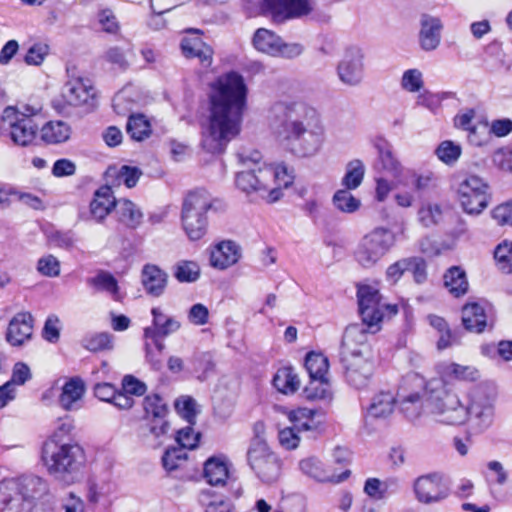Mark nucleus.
I'll return each mask as SVG.
<instances>
[{
  "label": "nucleus",
  "mask_w": 512,
  "mask_h": 512,
  "mask_svg": "<svg viewBox=\"0 0 512 512\" xmlns=\"http://www.w3.org/2000/svg\"><path fill=\"white\" fill-rule=\"evenodd\" d=\"M211 88L209 115L201 127V147L207 153L221 154L241 132L247 86L242 75L229 72Z\"/></svg>",
  "instance_id": "obj_1"
},
{
  "label": "nucleus",
  "mask_w": 512,
  "mask_h": 512,
  "mask_svg": "<svg viewBox=\"0 0 512 512\" xmlns=\"http://www.w3.org/2000/svg\"><path fill=\"white\" fill-rule=\"evenodd\" d=\"M271 117L281 120L288 149L298 157L316 155L325 142V127L318 112L303 102H277Z\"/></svg>",
  "instance_id": "obj_2"
},
{
  "label": "nucleus",
  "mask_w": 512,
  "mask_h": 512,
  "mask_svg": "<svg viewBox=\"0 0 512 512\" xmlns=\"http://www.w3.org/2000/svg\"><path fill=\"white\" fill-rule=\"evenodd\" d=\"M238 157L245 169L237 173L236 185L246 194L268 192V201L273 203L282 197V189L293 183V176L285 166L261 165L262 156L258 151Z\"/></svg>",
  "instance_id": "obj_3"
},
{
  "label": "nucleus",
  "mask_w": 512,
  "mask_h": 512,
  "mask_svg": "<svg viewBox=\"0 0 512 512\" xmlns=\"http://www.w3.org/2000/svg\"><path fill=\"white\" fill-rule=\"evenodd\" d=\"M48 484L36 475L0 482V512H52Z\"/></svg>",
  "instance_id": "obj_4"
},
{
  "label": "nucleus",
  "mask_w": 512,
  "mask_h": 512,
  "mask_svg": "<svg viewBox=\"0 0 512 512\" xmlns=\"http://www.w3.org/2000/svg\"><path fill=\"white\" fill-rule=\"evenodd\" d=\"M425 410L436 422L462 425L467 422V409L458 395L446 388L440 379H432L425 386Z\"/></svg>",
  "instance_id": "obj_5"
},
{
  "label": "nucleus",
  "mask_w": 512,
  "mask_h": 512,
  "mask_svg": "<svg viewBox=\"0 0 512 512\" xmlns=\"http://www.w3.org/2000/svg\"><path fill=\"white\" fill-rule=\"evenodd\" d=\"M212 206L213 198L205 189H195L185 195L181 208V225L189 240L198 241L207 234V213Z\"/></svg>",
  "instance_id": "obj_6"
},
{
  "label": "nucleus",
  "mask_w": 512,
  "mask_h": 512,
  "mask_svg": "<svg viewBox=\"0 0 512 512\" xmlns=\"http://www.w3.org/2000/svg\"><path fill=\"white\" fill-rule=\"evenodd\" d=\"M247 460L250 468L263 483L271 484L281 477L282 461L263 439L256 437L251 442Z\"/></svg>",
  "instance_id": "obj_7"
},
{
  "label": "nucleus",
  "mask_w": 512,
  "mask_h": 512,
  "mask_svg": "<svg viewBox=\"0 0 512 512\" xmlns=\"http://www.w3.org/2000/svg\"><path fill=\"white\" fill-rule=\"evenodd\" d=\"M395 243L394 232L377 227L360 240L355 251V259L362 267L371 268L390 251Z\"/></svg>",
  "instance_id": "obj_8"
},
{
  "label": "nucleus",
  "mask_w": 512,
  "mask_h": 512,
  "mask_svg": "<svg viewBox=\"0 0 512 512\" xmlns=\"http://www.w3.org/2000/svg\"><path fill=\"white\" fill-rule=\"evenodd\" d=\"M357 297L362 322L367 326L370 333H375L379 330V323L383 319L384 310H388L393 315L398 312L396 305L382 302L379 291L372 286L365 285L359 287Z\"/></svg>",
  "instance_id": "obj_9"
},
{
  "label": "nucleus",
  "mask_w": 512,
  "mask_h": 512,
  "mask_svg": "<svg viewBox=\"0 0 512 512\" xmlns=\"http://www.w3.org/2000/svg\"><path fill=\"white\" fill-rule=\"evenodd\" d=\"M456 192L457 199L467 214L478 215L488 206L489 185L477 175H468L462 179Z\"/></svg>",
  "instance_id": "obj_10"
},
{
  "label": "nucleus",
  "mask_w": 512,
  "mask_h": 512,
  "mask_svg": "<svg viewBox=\"0 0 512 512\" xmlns=\"http://www.w3.org/2000/svg\"><path fill=\"white\" fill-rule=\"evenodd\" d=\"M254 48L273 57L292 59L300 56L304 47L300 43H287L275 32L266 28H259L253 36Z\"/></svg>",
  "instance_id": "obj_11"
},
{
  "label": "nucleus",
  "mask_w": 512,
  "mask_h": 512,
  "mask_svg": "<svg viewBox=\"0 0 512 512\" xmlns=\"http://www.w3.org/2000/svg\"><path fill=\"white\" fill-rule=\"evenodd\" d=\"M365 53L358 46L348 47L337 64L339 81L348 87L361 85L365 75Z\"/></svg>",
  "instance_id": "obj_12"
},
{
  "label": "nucleus",
  "mask_w": 512,
  "mask_h": 512,
  "mask_svg": "<svg viewBox=\"0 0 512 512\" xmlns=\"http://www.w3.org/2000/svg\"><path fill=\"white\" fill-rule=\"evenodd\" d=\"M467 409V421L478 432L487 429L494 418V398L483 390L472 393Z\"/></svg>",
  "instance_id": "obj_13"
},
{
  "label": "nucleus",
  "mask_w": 512,
  "mask_h": 512,
  "mask_svg": "<svg viewBox=\"0 0 512 512\" xmlns=\"http://www.w3.org/2000/svg\"><path fill=\"white\" fill-rule=\"evenodd\" d=\"M413 489L416 499L423 504L438 503L448 496V488L440 473H429L415 479Z\"/></svg>",
  "instance_id": "obj_14"
},
{
  "label": "nucleus",
  "mask_w": 512,
  "mask_h": 512,
  "mask_svg": "<svg viewBox=\"0 0 512 512\" xmlns=\"http://www.w3.org/2000/svg\"><path fill=\"white\" fill-rule=\"evenodd\" d=\"M42 461L51 475H61L64 471V425L46 440L42 448Z\"/></svg>",
  "instance_id": "obj_15"
},
{
  "label": "nucleus",
  "mask_w": 512,
  "mask_h": 512,
  "mask_svg": "<svg viewBox=\"0 0 512 512\" xmlns=\"http://www.w3.org/2000/svg\"><path fill=\"white\" fill-rule=\"evenodd\" d=\"M367 329L364 322L351 324L345 329L342 338V357H370Z\"/></svg>",
  "instance_id": "obj_16"
},
{
  "label": "nucleus",
  "mask_w": 512,
  "mask_h": 512,
  "mask_svg": "<svg viewBox=\"0 0 512 512\" xmlns=\"http://www.w3.org/2000/svg\"><path fill=\"white\" fill-rule=\"evenodd\" d=\"M264 9L275 22L299 18L312 11L310 0H264Z\"/></svg>",
  "instance_id": "obj_17"
},
{
  "label": "nucleus",
  "mask_w": 512,
  "mask_h": 512,
  "mask_svg": "<svg viewBox=\"0 0 512 512\" xmlns=\"http://www.w3.org/2000/svg\"><path fill=\"white\" fill-rule=\"evenodd\" d=\"M153 325L144 329L145 340H151L159 353L163 352L165 344L160 338L176 332L180 328V322L175 318L166 316L160 308H153Z\"/></svg>",
  "instance_id": "obj_18"
},
{
  "label": "nucleus",
  "mask_w": 512,
  "mask_h": 512,
  "mask_svg": "<svg viewBox=\"0 0 512 512\" xmlns=\"http://www.w3.org/2000/svg\"><path fill=\"white\" fill-rule=\"evenodd\" d=\"M346 365V379L356 389L367 387L373 372L370 357H342Z\"/></svg>",
  "instance_id": "obj_19"
},
{
  "label": "nucleus",
  "mask_w": 512,
  "mask_h": 512,
  "mask_svg": "<svg viewBox=\"0 0 512 512\" xmlns=\"http://www.w3.org/2000/svg\"><path fill=\"white\" fill-rule=\"evenodd\" d=\"M298 469L305 476L317 482L340 483L350 476V470H345L341 474H335L325 468L323 463L314 456L301 459L298 462Z\"/></svg>",
  "instance_id": "obj_20"
},
{
  "label": "nucleus",
  "mask_w": 512,
  "mask_h": 512,
  "mask_svg": "<svg viewBox=\"0 0 512 512\" xmlns=\"http://www.w3.org/2000/svg\"><path fill=\"white\" fill-rule=\"evenodd\" d=\"M168 273L155 264H145L141 270V283L145 292L152 297L164 294L168 285Z\"/></svg>",
  "instance_id": "obj_21"
},
{
  "label": "nucleus",
  "mask_w": 512,
  "mask_h": 512,
  "mask_svg": "<svg viewBox=\"0 0 512 512\" xmlns=\"http://www.w3.org/2000/svg\"><path fill=\"white\" fill-rule=\"evenodd\" d=\"M86 454L78 443L66 444V484L81 481L85 475Z\"/></svg>",
  "instance_id": "obj_22"
},
{
  "label": "nucleus",
  "mask_w": 512,
  "mask_h": 512,
  "mask_svg": "<svg viewBox=\"0 0 512 512\" xmlns=\"http://www.w3.org/2000/svg\"><path fill=\"white\" fill-rule=\"evenodd\" d=\"M33 316L29 312L17 313L9 322L6 339L13 346L22 345L31 338Z\"/></svg>",
  "instance_id": "obj_23"
},
{
  "label": "nucleus",
  "mask_w": 512,
  "mask_h": 512,
  "mask_svg": "<svg viewBox=\"0 0 512 512\" xmlns=\"http://www.w3.org/2000/svg\"><path fill=\"white\" fill-rule=\"evenodd\" d=\"M240 258L241 247L234 241L225 240L211 251L210 264L216 269L224 270L235 265Z\"/></svg>",
  "instance_id": "obj_24"
},
{
  "label": "nucleus",
  "mask_w": 512,
  "mask_h": 512,
  "mask_svg": "<svg viewBox=\"0 0 512 512\" xmlns=\"http://www.w3.org/2000/svg\"><path fill=\"white\" fill-rule=\"evenodd\" d=\"M419 43L423 50H435L441 41L442 22L439 18L423 14L420 19Z\"/></svg>",
  "instance_id": "obj_25"
},
{
  "label": "nucleus",
  "mask_w": 512,
  "mask_h": 512,
  "mask_svg": "<svg viewBox=\"0 0 512 512\" xmlns=\"http://www.w3.org/2000/svg\"><path fill=\"white\" fill-rule=\"evenodd\" d=\"M95 90L89 79L71 77L66 82V103L73 106L88 104L94 98Z\"/></svg>",
  "instance_id": "obj_26"
},
{
  "label": "nucleus",
  "mask_w": 512,
  "mask_h": 512,
  "mask_svg": "<svg viewBox=\"0 0 512 512\" xmlns=\"http://www.w3.org/2000/svg\"><path fill=\"white\" fill-rule=\"evenodd\" d=\"M203 476L212 486H224L230 476V463L223 455L212 456L204 463Z\"/></svg>",
  "instance_id": "obj_27"
},
{
  "label": "nucleus",
  "mask_w": 512,
  "mask_h": 512,
  "mask_svg": "<svg viewBox=\"0 0 512 512\" xmlns=\"http://www.w3.org/2000/svg\"><path fill=\"white\" fill-rule=\"evenodd\" d=\"M39 127L29 115L22 114L15 122H10V136L12 141L20 146L30 144L36 137Z\"/></svg>",
  "instance_id": "obj_28"
},
{
  "label": "nucleus",
  "mask_w": 512,
  "mask_h": 512,
  "mask_svg": "<svg viewBox=\"0 0 512 512\" xmlns=\"http://www.w3.org/2000/svg\"><path fill=\"white\" fill-rule=\"evenodd\" d=\"M115 213L117 221L128 229H137L143 222L141 208L126 198L118 199Z\"/></svg>",
  "instance_id": "obj_29"
},
{
  "label": "nucleus",
  "mask_w": 512,
  "mask_h": 512,
  "mask_svg": "<svg viewBox=\"0 0 512 512\" xmlns=\"http://www.w3.org/2000/svg\"><path fill=\"white\" fill-rule=\"evenodd\" d=\"M117 199L113 195V191L109 186H102L96 190L94 198L90 203V211L92 216L98 220H103L117 206Z\"/></svg>",
  "instance_id": "obj_30"
},
{
  "label": "nucleus",
  "mask_w": 512,
  "mask_h": 512,
  "mask_svg": "<svg viewBox=\"0 0 512 512\" xmlns=\"http://www.w3.org/2000/svg\"><path fill=\"white\" fill-rule=\"evenodd\" d=\"M180 46L186 58H197L205 67H209L212 64V48L206 45L200 38L185 37L182 39Z\"/></svg>",
  "instance_id": "obj_31"
},
{
  "label": "nucleus",
  "mask_w": 512,
  "mask_h": 512,
  "mask_svg": "<svg viewBox=\"0 0 512 512\" xmlns=\"http://www.w3.org/2000/svg\"><path fill=\"white\" fill-rule=\"evenodd\" d=\"M462 323L466 330L481 333L487 325L484 308L478 303H467L462 309Z\"/></svg>",
  "instance_id": "obj_32"
},
{
  "label": "nucleus",
  "mask_w": 512,
  "mask_h": 512,
  "mask_svg": "<svg viewBox=\"0 0 512 512\" xmlns=\"http://www.w3.org/2000/svg\"><path fill=\"white\" fill-rule=\"evenodd\" d=\"M169 423L166 418L149 419L140 426V436L146 442L155 446L162 443L163 437L168 433Z\"/></svg>",
  "instance_id": "obj_33"
},
{
  "label": "nucleus",
  "mask_w": 512,
  "mask_h": 512,
  "mask_svg": "<svg viewBox=\"0 0 512 512\" xmlns=\"http://www.w3.org/2000/svg\"><path fill=\"white\" fill-rule=\"evenodd\" d=\"M274 387L283 394H293L300 387V379L291 367H283L277 370L273 377Z\"/></svg>",
  "instance_id": "obj_34"
},
{
  "label": "nucleus",
  "mask_w": 512,
  "mask_h": 512,
  "mask_svg": "<svg viewBox=\"0 0 512 512\" xmlns=\"http://www.w3.org/2000/svg\"><path fill=\"white\" fill-rule=\"evenodd\" d=\"M444 285L455 297H460L468 291L466 273L460 267H451L444 275Z\"/></svg>",
  "instance_id": "obj_35"
},
{
  "label": "nucleus",
  "mask_w": 512,
  "mask_h": 512,
  "mask_svg": "<svg viewBox=\"0 0 512 512\" xmlns=\"http://www.w3.org/2000/svg\"><path fill=\"white\" fill-rule=\"evenodd\" d=\"M85 392L86 385L82 378L72 377L66 381V411L80 409Z\"/></svg>",
  "instance_id": "obj_36"
},
{
  "label": "nucleus",
  "mask_w": 512,
  "mask_h": 512,
  "mask_svg": "<svg viewBox=\"0 0 512 512\" xmlns=\"http://www.w3.org/2000/svg\"><path fill=\"white\" fill-rule=\"evenodd\" d=\"M442 376L449 380L475 381L479 378V371L470 365L449 363L442 367Z\"/></svg>",
  "instance_id": "obj_37"
},
{
  "label": "nucleus",
  "mask_w": 512,
  "mask_h": 512,
  "mask_svg": "<svg viewBox=\"0 0 512 512\" xmlns=\"http://www.w3.org/2000/svg\"><path fill=\"white\" fill-rule=\"evenodd\" d=\"M394 404L395 397L390 392H381L373 398L368 414L373 418H385L393 412Z\"/></svg>",
  "instance_id": "obj_38"
},
{
  "label": "nucleus",
  "mask_w": 512,
  "mask_h": 512,
  "mask_svg": "<svg viewBox=\"0 0 512 512\" xmlns=\"http://www.w3.org/2000/svg\"><path fill=\"white\" fill-rule=\"evenodd\" d=\"M399 408L403 415L410 421L417 420L424 408V403L419 393H410L399 398Z\"/></svg>",
  "instance_id": "obj_39"
},
{
  "label": "nucleus",
  "mask_w": 512,
  "mask_h": 512,
  "mask_svg": "<svg viewBox=\"0 0 512 512\" xmlns=\"http://www.w3.org/2000/svg\"><path fill=\"white\" fill-rule=\"evenodd\" d=\"M82 346L93 353L111 351L114 348L113 336L107 332L89 334L82 339Z\"/></svg>",
  "instance_id": "obj_40"
},
{
  "label": "nucleus",
  "mask_w": 512,
  "mask_h": 512,
  "mask_svg": "<svg viewBox=\"0 0 512 512\" xmlns=\"http://www.w3.org/2000/svg\"><path fill=\"white\" fill-rule=\"evenodd\" d=\"M365 174V166L363 162L359 159H354L350 161L346 166V172L342 179V185L345 189L353 190L358 188Z\"/></svg>",
  "instance_id": "obj_41"
},
{
  "label": "nucleus",
  "mask_w": 512,
  "mask_h": 512,
  "mask_svg": "<svg viewBox=\"0 0 512 512\" xmlns=\"http://www.w3.org/2000/svg\"><path fill=\"white\" fill-rule=\"evenodd\" d=\"M127 133L136 141H142L151 134V125L142 114L131 115L126 126Z\"/></svg>",
  "instance_id": "obj_42"
},
{
  "label": "nucleus",
  "mask_w": 512,
  "mask_h": 512,
  "mask_svg": "<svg viewBox=\"0 0 512 512\" xmlns=\"http://www.w3.org/2000/svg\"><path fill=\"white\" fill-rule=\"evenodd\" d=\"M305 367L310 378H326L328 359L321 353L310 352L305 358Z\"/></svg>",
  "instance_id": "obj_43"
},
{
  "label": "nucleus",
  "mask_w": 512,
  "mask_h": 512,
  "mask_svg": "<svg viewBox=\"0 0 512 512\" xmlns=\"http://www.w3.org/2000/svg\"><path fill=\"white\" fill-rule=\"evenodd\" d=\"M144 420L166 418L168 409L164 400L158 394L148 395L144 398Z\"/></svg>",
  "instance_id": "obj_44"
},
{
  "label": "nucleus",
  "mask_w": 512,
  "mask_h": 512,
  "mask_svg": "<svg viewBox=\"0 0 512 512\" xmlns=\"http://www.w3.org/2000/svg\"><path fill=\"white\" fill-rule=\"evenodd\" d=\"M498 269L504 274L512 273V241L504 240L494 250Z\"/></svg>",
  "instance_id": "obj_45"
},
{
  "label": "nucleus",
  "mask_w": 512,
  "mask_h": 512,
  "mask_svg": "<svg viewBox=\"0 0 512 512\" xmlns=\"http://www.w3.org/2000/svg\"><path fill=\"white\" fill-rule=\"evenodd\" d=\"M174 276L181 283H191L200 277L199 265L194 261L181 260L176 263Z\"/></svg>",
  "instance_id": "obj_46"
},
{
  "label": "nucleus",
  "mask_w": 512,
  "mask_h": 512,
  "mask_svg": "<svg viewBox=\"0 0 512 512\" xmlns=\"http://www.w3.org/2000/svg\"><path fill=\"white\" fill-rule=\"evenodd\" d=\"M334 206L343 213H354L361 205V201L354 197L350 190L340 189L333 196Z\"/></svg>",
  "instance_id": "obj_47"
},
{
  "label": "nucleus",
  "mask_w": 512,
  "mask_h": 512,
  "mask_svg": "<svg viewBox=\"0 0 512 512\" xmlns=\"http://www.w3.org/2000/svg\"><path fill=\"white\" fill-rule=\"evenodd\" d=\"M308 400L325 399L330 395V385L327 378H310L303 390Z\"/></svg>",
  "instance_id": "obj_48"
},
{
  "label": "nucleus",
  "mask_w": 512,
  "mask_h": 512,
  "mask_svg": "<svg viewBox=\"0 0 512 512\" xmlns=\"http://www.w3.org/2000/svg\"><path fill=\"white\" fill-rule=\"evenodd\" d=\"M89 283L98 291H105L114 297L118 295L119 287L117 280L109 272H99L95 277L89 280Z\"/></svg>",
  "instance_id": "obj_49"
},
{
  "label": "nucleus",
  "mask_w": 512,
  "mask_h": 512,
  "mask_svg": "<svg viewBox=\"0 0 512 512\" xmlns=\"http://www.w3.org/2000/svg\"><path fill=\"white\" fill-rule=\"evenodd\" d=\"M442 208L436 203L423 204L418 210V219L425 227L437 225L442 220Z\"/></svg>",
  "instance_id": "obj_50"
},
{
  "label": "nucleus",
  "mask_w": 512,
  "mask_h": 512,
  "mask_svg": "<svg viewBox=\"0 0 512 512\" xmlns=\"http://www.w3.org/2000/svg\"><path fill=\"white\" fill-rule=\"evenodd\" d=\"M315 411L310 408H298L291 411L289 418L298 430H311L315 427L313 417Z\"/></svg>",
  "instance_id": "obj_51"
},
{
  "label": "nucleus",
  "mask_w": 512,
  "mask_h": 512,
  "mask_svg": "<svg viewBox=\"0 0 512 512\" xmlns=\"http://www.w3.org/2000/svg\"><path fill=\"white\" fill-rule=\"evenodd\" d=\"M187 460V453L182 448L173 447L165 451L162 465L168 472L178 469Z\"/></svg>",
  "instance_id": "obj_52"
},
{
  "label": "nucleus",
  "mask_w": 512,
  "mask_h": 512,
  "mask_svg": "<svg viewBox=\"0 0 512 512\" xmlns=\"http://www.w3.org/2000/svg\"><path fill=\"white\" fill-rule=\"evenodd\" d=\"M379 161L383 170L392 175L398 177L402 173V165L395 157L391 149L380 148L379 149Z\"/></svg>",
  "instance_id": "obj_53"
},
{
  "label": "nucleus",
  "mask_w": 512,
  "mask_h": 512,
  "mask_svg": "<svg viewBox=\"0 0 512 512\" xmlns=\"http://www.w3.org/2000/svg\"><path fill=\"white\" fill-rule=\"evenodd\" d=\"M41 137L47 143H60L64 140L63 122L50 121L42 127Z\"/></svg>",
  "instance_id": "obj_54"
},
{
  "label": "nucleus",
  "mask_w": 512,
  "mask_h": 512,
  "mask_svg": "<svg viewBox=\"0 0 512 512\" xmlns=\"http://www.w3.org/2000/svg\"><path fill=\"white\" fill-rule=\"evenodd\" d=\"M436 154L441 161L450 164L460 157L461 148L451 141H444L437 148Z\"/></svg>",
  "instance_id": "obj_55"
},
{
  "label": "nucleus",
  "mask_w": 512,
  "mask_h": 512,
  "mask_svg": "<svg viewBox=\"0 0 512 512\" xmlns=\"http://www.w3.org/2000/svg\"><path fill=\"white\" fill-rule=\"evenodd\" d=\"M37 270L44 276H58L61 270V263L53 255L43 256L38 260Z\"/></svg>",
  "instance_id": "obj_56"
},
{
  "label": "nucleus",
  "mask_w": 512,
  "mask_h": 512,
  "mask_svg": "<svg viewBox=\"0 0 512 512\" xmlns=\"http://www.w3.org/2000/svg\"><path fill=\"white\" fill-rule=\"evenodd\" d=\"M175 408L189 424L195 423L196 402L191 397H182L176 400Z\"/></svg>",
  "instance_id": "obj_57"
},
{
  "label": "nucleus",
  "mask_w": 512,
  "mask_h": 512,
  "mask_svg": "<svg viewBox=\"0 0 512 512\" xmlns=\"http://www.w3.org/2000/svg\"><path fill=\"white\" fill-rule=\"evenodd\" d=\"M199 438L200 433L195 432L191 426H187L177 432L176 441L180 445L179 448L183 450L194 449L199 442Z\"/></svg>",
  "instance_id": "obj_58"
},
{
  "label": "nucleus",
  "mask_w": 512,
  "mask_h": 512,
  "mask_svg": "<svg viewBox=\"0 0 512 512\" xmlns=\"http://www.w3.org/2000/svg\"><path fill=\"white\" fill-rule=\"evenodd\" d=\"M403 89L409 92H418L423 87L422 73L417 69L404 72L401 80Z\"/></svg>",
  "instance_id": "obj_59"
},
{
  "label": "nucleus",
  "mask_w": 512,
  "mask_h": 512,
  "mask_svg": "<svg viewBox=\"0 0 512 512\" xmlns=\"http://www.w3.org/2000/svg\"><path fill=\"white\" fill-rule=\"evenodd\" d=\"M437 187V180L432 172L415 174L413 188L415 192L422 194L429 192Z\"/></svg>",
  "instance_id": "obj_60"
},
{
  "label": "nucleus",
  "mask_w": 512,
  "mask_h": 512,
  "mask_svg": "<svg viewBox=\"0 0 512 512\" xmlns=\"http://www.w3.org/2000/svg\"><path fill=\"white\" fill-rule=\"evenodd\" d=\"M299 431L295 425L280 430L278 438L281 446L287 450L296 449L300 443Z\"/></svg>",
  "instance_id": "obj_61"
},
{
  "label": "nucleus",
  "mask_w": 512,
  "mask_h": 512,
  "mask_svg": "<svg viewBox=\"0 0 512 512\" xmlns=\"http://www.w3.org/2000/svg\"><path fill=\"white\" fill-rule=\"evenodd\" d=\"M42 400L46 405L58 404L64 408V384L60 385V380L46 390L42 395Z\"/></svg>",
  "instance_id": "obj_62"
},
{
  "label": "nucleus",
  "mask_w": 512,
  "mask_h": 512,
  "mask_svg": "<svg viewBox=\"0 0 512 512\" xmlns=\"http://www.w3.org/2000/svg\"><path fill=\"white\" fill-rule=\"evenodd\" d=\"M98 23L103 31L110 34H116L120 29L116 16L109 9H104L99 12Z\"/></svg>",
  "instance_id": "obj_63"
},
{
  "label": "nucleus",
  "mask_w": 512,
  "mask_h": 512,
  "mask_svg": "<svg viewBox=\"0 0 512 512\" xmlns=\"http://www.w3.org/2000/svg\"><path fill=\"white\" fill-rule=\"evenodd\" d=\"M492 217L499 225L512 226V200L495 207Z\"/></svg>",
  "instance_id": "obj_64"
}]
</instances>
